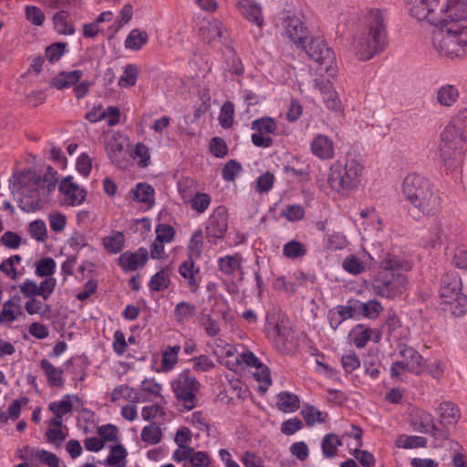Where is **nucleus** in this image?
Here are the masks:
<instances>
[{
  "mask_svg": "<svg viewBox=\"0 0 467 467\" xmlns=\"http://www.w3.org/2000/svg\"><path fill=\"white\" fill-rule=\"evenodd\" d=\"M211 203V197L206 193H196L191 199L192 208L197 211L198 213H203Z\"/></svg>",
  "mask_w": 467,
  "mask_h": 467,
  "instance_id": "052dcab7",
  "label": "nucleus"
},
{
  "mask_svg": "<svg viewBox=\"0 0 467 467\" xmlns=\"http://www.w3.org/2000/svg\"><path fill=\"white\" fill-rule=\"evenodd\" d=\"M181 349L180 346L169 347L161 357V366L165 370L171 369L177 363V355Z\"/></svg>",
  "mask_w": 467,
  "mask_h": 467,
  "instance_id": "09e8293b",
  "label": "nucleus"
},
{
  "mask_svg": "<svg viewBox=\"0 0 467 467\" xmlns=\"http://www.w3.org/2000/svg\"><path fill=\"white\" fill-rule=\"evenodd\" d=\"M276 406L283 412H294L300 407L299 398L287 391L280 392L277 395Z\"/></svg>",
  "mask_w": 467,
  "mask_h": 467,
  "instance_id": "b1692460",
  "label": "nucleus"
},
{
  "mask_svg": "<svg viewBox=\"0 0 467 467\" xmlns=\"http://www.w3.org/2000/svg\"><path fill=\"white\" fill-rule=\"evenodd\" d=\"M312 153L321 160H329L334 156L332 140L325 135H317L311 143Z\"/></svg>",
  "mask_w": 467,
  "mask_h": 467,
  "instance_id": "dca6fc26",
  "label": "nucleus"
},
{
  "mask_svg": "<svg viewBox=\"0 0 467 467\" xmlns=\"http://www.w3.org/2000/svg\"><path fill=\"white\" fill-rule=\"evenodd\" d=\"M358 317H363L375 320L383 312V306L377 299H370L367 302H361L355 299Z\"/></svg>",
  "mask_w": 467,
  "mask_h": 467,
  "instance_id": "f3484780",
  "label": "nucleus"
},
{
  "mask_svg": "<svg viewBox=\"0 0 467 467\" xmlns=\"http://www.w3.org/2000/svg\"><path fill=\"white\" fill-rule=\"evenodd\" d=\"M307 253L306 245L301 244L299 241L292 240L286 243L283 247V254L286 258L296 259L302 258Z\"/></svg>",
  "mask_w": 467,
  "mask_h": 467,
  "instance_id": "2f4dec72",
  "label": "nucleus"
},
{
  "mask_svg": "<svg viewBox=\"0 0 467 467\" xmlns=\"http://www.w3.org/2000/svg\"><path fill=\"white\" fill-rule=\"evenodd\" d=\"M40 367L44 370L47 382L53 387H62L64 384L63 370L56 368L47 359L43 358L40 361Z\"/></svg>",
  "mask_w": 467,
  "mask_h": 467,
  "instance_id": "5701e85b",
  "label": "nucleus"
},
{
  "mask_svg": "<svg viewBox=\"0 0 467 467\" xmlns=\"http://www.w3.org/2000/svg\"><path fill=\"white\" fill-rule=\"evenodd\" d=\"M333 309L337 313L343 321L358 317L355 299L348 300V305L346 306L338 305L333 307Z\"/></svg>",
  "mask_w": 467,
  "mask_h": 467,
  "instance_id": "8fccbe9b",
  "label": "nucleus"
},
{
  "mask_svg": "<svg viewBox=\"0 0 467 467\" xmlns=\"http://www.w3.org/2000/svg\"><path fill=\"white\" fill-rule=\"evenodd\" d=\"M66 47L67 44L63 42L54 43L46 48V57L51 63H54L62 57Z\"/></svg>",
  "mask_w": 467,
  "mask_h": 467,
  "instance_id": "13d9d810",
  "label": "nucleus"
},
{
  "mask_svg": "<svg viewBox=\"0 0 467 467\" xmlns=\"http://www.w3.org/2000/svg\"><path fill=\"white\" fill-rule=\"evenodd\" d=\"M342 266L345 271L353 275H358L365 271L364 264L358 257L353 255L345 258Z\"/></svg>",
  "mask_w": 467,
  "mask_h": 467,
  "instance_id": "3c124183",
  "label": "nucleus"
},
{
  "mask_svg": "<svg viewBox=\"0 0 467 467\" xmlns=\"http://www.w3.org/2000/svg\"><path fill=\"white\" fill-rule=\"evenodd\" d=\"M234 113V104L230 101L223 103L219 116V121L223 128H230L232 126Z\"/></svg>",
  "mask_w": 467,
  "mask_h": 467,
  "instance_id": "603ef678",
  "label": "nucleus"
},
{
  "mask_svg": "<svg viewBox=\"0 0 467 467\" xmlns=\"http://www.w3.org/2000/svg\"><path fill=\"white\" fill-rule=\"evenodd\" d=\"M400 355L410 364L412 369H416L419 373L420 372L423 358L417 350L407 345H402L400 347Z\"/></svg>",
  "mask_w": 467,
  "mask_h": 467,
  "instance_id": "393cba45",
  "label": "nucleus"
},
{
  "mask_svg": "<svg viewBox=\"0 0 467 467\" xmlns=\"http://www.w3.org/2000/svg\"><path fill=\"white\" fill-rule=\"evenodd\" d=\"M141 440L149 444H157L161 439V431L155 423L145 426L140 434Z\"/></svg>",
  "mask_w": 467,
  "mask_h": 467,
  "instance_id": "f704fd0d",
  "label": "nucleus"
},
{
  "mask_svg": "<svg viewBox=\"0 0 467 467\" xmlns=\"http://www.w3.org/2000/svg\"><path fill=\"white\" fill-rule=\"evenodd\" d=\"M462 289V280L456 272H448L441 276L440 297L442 304L450 306L454 317H462L467 312V296Z\"/></svg>",
  "mask_w": 467,
  "mask_h": 467,
  "instance_id": "0eeeda50",
  "label": "nucleus"
},
{
  "mask_svg": "<svg viewBox=\"0 0 467 467\" xmlns=\"http://www.w3.org/2000/svg\"><path fill=\"white\" fill-rule=\"evenodd\" d=\"M199 272V268H194V262L192 258L184 261L179 267L180 275L186 280L189 285L194 287L198 286L196 275H198Z\"/></svg>",
  "mask_w": 467,
  "mask_h": 467,
  "instance_id": "c756f323",
  "label": "nucleus"
},
{
  "mask_svg": "<svg viewBox=\"0 0 467 467\" xmlns=\"http://www.w3.org/2000/svg\"><path fill=\"white\" fill-rule=\"evenodd\" d=\"M301 414L308 426H313L317 422L325 421L327 414L322 413L314 406L307 405L302 410Z\"/></svg>",
  "mask_w": 467,
  "mask_h": 467,
  "instance_id": "c9c22d12",
  "label": "nucleus"
},
{
  "mask_svg": "<svg viewBox=\"0 0 467 467\" xmlns=\"http://www.w3.org/2000/svg\"><path fill=\"white\" fill-rule=\"evenodd\" d=\"M56 268V262L51 257H46L39 260L36 265V275L40 277L51 276Z\"/></svg>",
  "mask_w": 467,
  "mask_h": 467,
  "instance_id": "79ce46f5",
  "label": "nucleus"
},
{
  "mask_svg": "<svg viewBox=\"0 0 467 467\" xmlns=\"http://www.w3.org/2000/svg\"><path fill=\"white\" fill-rule=\"evenodd\" d=\"M201 36L207 43L223 37V24L217 19L205 21L200 28Z\"/></svg>",
  "mask_w": 467,
  "mask_h": 467,
  "instance_id": "412c9836",
  "label": "nucleus"
},
{
  "mask_svg": "<svg viewBox=\"0 0 467 467\" xmlns=\"http://www.w3.org/2000/svg\"><path fill=\"white\" fill-rule=\"evenodd\" d=\"M282 215L290 222L299 221L304 217L305 211L300 205L294 204L284 209L282 211Z\"/></svg>",
  "mask_w": 467,
  "mask_h": 467,
  "instance_id": "338daca9",
  "label": "nucleus"
},
{
  "mask_svg": "<svg viewBox=\"0 0 467 467\" xmlns=\"http://www.w3.org/2000/svg\"><path fill=\"white\" fill-rule=\"evenodd\" d=\"M123 144L119 142L117 140H110L107 145V152L110 160L117 166H120V162L119 161V156L123 151Z\"/></svg>",
  "mask_w": 467,
  "mask_h": 467,
  "instance_id": "e2e57ef3",
  "label": "nucleus"
},
{
  "mask_svg": "<svg viewBox=\"0 0 467 467\" xmlns=\"http://www.w3.org/2000/svg\"><path fill=\"white\" fill-rule=\"evenodd\" d=\"M190 467H208L211 464V458L206 451H195L191 453Z\"/></svg>",
  "mask_w": 467,
  "mask_h": 467,
  "instance_id": "bf43d9fd",
  "label": "nucleus"
},
{
  "mask_svg": "<svg viewBox=\"0 0 467 467\" xmlns=\"http://www.w3.org/2000/svg\"><path fill=\"white\" fill-rule=\"evenodd\" d=\"M228 228V213L224 206L217 207L209 217L205 228L206 238L210 244H216L222 240Z\"/></svg>",
  "mask_w": 467,
  "mask_h": 467,
  "instance_id": "9b49d317",
  "label": "nucleus"
},
{
  "mask_svg": "<svg viewBox=\"0 0 467 467\" xmlns=\"http://www.w3.org/2000/svg\"><path fill=\"white\" fill-rule=\"evenodd\" d=\"M351 340L358 348H364L369 340L378 343L381 338V333L378 329H372L363 324H358L351 331Z\"/></svg>",
  "mask_w": 467,
  "mask_h": 467,
  "instance_id": "4468645a",
  "label": "nucleus"
},
{
  "mask_svg": "<svg viewBox=\"0 0 467 467\" xmlns=\"http://www.w3.org/2000/svg\"><path fill=\"white\" fill-rule=\"evenodd\" d=\"M239 9L244 18L248 21L261 26L263 24L262 10L259 5L252 0H242L239 2Z\"/></svg>",
  "mask_w": 467,
  "mask_h": 467,
  "instance_id": "aec40b11",
  "label": "nucleus"
},
{
  "mask_svg": "<svg viewBox=\"0 0 467 467\" xmlns=\"http://www.w3.org/2000/svg\"><path fill=\"white\" fill-rule=\"evenodd\" d=\"M57 171H55L51 166H47L43 177L36 175L35 173L32 174L30 171L27 173L14 175V186L20 190L26 186L27 180L32 179L36 186L35 189L36 193L38 192V188H46L48 192H51L55 190L57 182Z\"/></svg>",
  "mask_w": 467,
  "mask_h": 467,
  "instance_id": "9d476101",
  "label": "nucleus"
},
{
  "mask_svg": "<svg viewBox=\"0 0 467 467\" xmlns=\"http://www.w3.org/2000/svg\"><path fill=\"white\" fill-rule=\"evenodd\" d=\"M200 382L192 376L190 370H183L171 382L172 391L187 410L195 408L197 404L196 393L200 389Z\"/></svg>",
  "mask_w": 467,
  "mask_h": 467,
  "instance_id": "6e6552de",
  "label": "nucleus"
},
{
  "mask_svg": "<svg viewBox=\"0 0 467 467\" xmlns=\"http://www.w3.org/2000/svg\"><path fill=\"white\" fill-rule=\"evenodd\" d=\"M105 249L111 254H118L124 245V235L121 232H115L112 235L103 239Z\"/></svg>",
  "mask_w": 467,
  "mask_h": 467,
  "instance_id": "72a5a7b5",
  "label": "nucleus"
},
{
  "mask_svg": "<svg viewBox=\"0 0 467 467\" xmlns=\"http://www.w3.org/2000/svg\"><path fill=\"white\" fill-rule=\"evenodd\" d=\"M410 15L436 27L431 44L439 56L467 55V0H406Z\"/></svg>",
  "mask_w": 467,
  "mask_h": 467,
  "instance_id": "f257e3e1",
  "label": "nucleus"
},
{
  "mask_svg": "<svg viewBox=\"0 0 467 467\" xmlns=\"http://www.w3.org/2000/svg\"><path fill=\"white\" fill-rule=\"evenodd\" d=\"M414 424L419 426L417 428L419 431L424 433H430L431 429H435L432 415L425 410H417Z\"/></svg>",
  "mask_w": 467,
  "mask_h": 467,
  "instance_id": "7c9ffc66",
  "label": "nucleus"
},
{
  "mask_svg": "<svg viewBox=\"0 0 467 467\" xmlns=\"http://www.w3.org/2000/svg\"><path fill=\"white\" fill-rule=\"evenodd\" d=\"M460 93L458 88L450 84L439 88L436 93L437 102L443 107H451L459 99Z\"/></svg>",
  "mask_w": 467,
  "mask_h": 467,
  "instance_id": "4be33fe9",
  "label": "nucleus"
},
{
  "mask_svg": "<svg viewBox=\"0 0 467 467\" xmlns=\"http://www.w3.org/2000/svg\"><path fill=\"white\" fill-rule=\"evenodd\" d=\"M126 456V449L122 445H116L111 449V451L107 458V462L110 466L123 467Z\"/></svg>",
  "mask_w": 467,
  "mask_h": 467,
  "instance_id": "c03bdc74",
  "label": "nucleus"
},
{
  "mask_svg": "<svg viewBox=\"0 0 467 467\" xmlns=\"http://www.w3.org/2000/svg\"><path fill=\"white\" fill-rule=\"evenodd\" d=\"M195 314V306L187 302H181L177 304L174 309V315L178 322H184L189 320L190 318L193 317Z\"/></svg>",
  "mask_w": 467,
  "mask_h": 467,
  "instance_id": "58836bf2",
  "label": "nucleus"
},
{
  "mask_svg": "<svg viewBox=\"0 0 467 467\" xmlns=\"http://www.w3.org/2000/svg\"><path fill=\"white\" fill-rule=\"evenodd\" d=\"M397 446L400 448L412 449L419 447H425L427 440L420 436H405L401 435L397 439Z\"/></svg>",
  "mask_w": 467,
  "mask_h": 467,
  "instance_id": "ea45409f",
  "label": "nucleus"
},
{
  "mask_svg": "<svg viewBox=\"0 0 467 467\" xmlns=\"http://www.w3.org/2000/svg\"><path fill=\"white\" fill-rule=\"evenodd\" d=\"M121 398L132 401L139 400L134 389L127 385H120L111 392V401H117Z\"/></svg>",
  "mask_w": 467,
  "mask_h": 467,
  "instance_id": "49530a36",
  "label": "nucleus"
},
{
  "mask_svg": "<svg viewBox=\"0 0 467 467\" xmlns=\"http://www.w3.org/2000/svg\"><path fill=\"white\" fill-rule=\"evenodd\" d=\"M251 129L262 134H271L276 130V123L272 118H261L252 122Z\"/></svg>",
  "mask_w": 467,
  "mask_h": 467,
  "instance_id": "a19ab883",
  "label": "nucleus"
},
{
  "mask_svg": "<svg viewBox=\"0 0 467 467\" xmlns=\"http://www.w3.org/2000/svg\"><path fill=\"white\" fill-rule=\"evenodd\" d=\"M275 176L270 171H266L258 177L256 181V191L259 192H269L274 184Z\"/></svg>",
  "mask_w": 467,
  "mask_h": 467,
  "instance_id": "0e129e2a",
  "label": "nucleus"
},
{
  "mask_svg": "<svg viewBox=\"0 0 467 467\" xmlns=\"http://www.w3.org/2000/svg\"><path fill=\"white\" fill-rule=\"evenodd\" d=\"M42 307L43 305L41 301L35 297H30V300L25 305V309L29 315L41 314L44 316L51 311L49 305H45L44 309H42Z\"/></svg>",
  "mask_w": 467,
  "mask_h": 467,
  "instance_id": "864d4df0",
  "label": "nucleus"
},
{
  "mask_svg": "<svg viewBox=\"0 0 467 467\" xmlns=\"http://www.w3.org/2000/svg\"><path fill=\"white\" fill-rule=\"evenodd\" d=\"M467 141V108L461 109L441 134L440 157L451 168L461 161L463 143Z\"/></svg>",
  "mask_w": 467,
  "mask_h": 467,
  "instance_id": "39448f33",
  "label": "nucleus"
},
{
  "mask_svg": "<svg viewBox=\"0 0 467 467\" xmlns=\"http://www.w3.org/2000/svg\"><path fill=\"white\" fill-rule=\"evenodd\" d=\"M342 445L341 440L334 433L326 434L322 440V452L327 458H333L337 453V448Z\"/></svg>",
  "mask_w": 467,
  "mask_h": 467,
  "instance_id": "c85d7f7f",
  "label": "nucleus"
},
{
  "mask_svg": "<svg viewBox=\"0 0 467 467\" xmlns=\"http://www.w3.org/2000/svg\"><path fill=\"white\" fill-rule=\"evenodd\" d=\"M411 269L409 261L387 254L380 262V269L372 279L373 292L385 298H396L409 287L406 273Z\"/></svg>",
  "mask_w": 467,
  "mask_h": 467,
  "instance_id": "7ed1b4c3",
  "label": "nucleus"
},
{
  "mask_svg": "<svg viewBox=\"0 0 467 467\" xmlns=\"http://www.w3.org/2000/svg\"><path fill=\"white\" fill-rule=\"evenodd\" d=\"M363 166L355 158L334 162L329 170L328 184L338 193H346L358 188L361 181Z\"/></svg>",
  "mask_w": 467,
  "mask_h": 467,
  "instance_id": "423d86ee",
  "label": "nucleus"
},
{
  "mask_svg": "<svg viewBox=\"0 0 467 467\" xmlns=\"http://www.w3.org/2000/svg\"><path fill=\"white\" fill-rule=\"evenodd\" d=\"M149 36L147 32L140 29H133L125 40V47L131 50H140L147 42Z\"/></svg>",
  "mask_w": 467,
  "mask_h": 467,
  "instance_id": "bb28decb",
  "label": "nucleus"
},
{
  "mask_svg": "<svg viewBox=\"0 0 467 467\" xmlns=\"http://www.w3.org/2000/svg\"><path fill=\"white\" fill-rule=\"evenodd\" d=\"M29 234L38 242L46 241L47 237V226L42 220H35L29 223Z\"/></svg>",
  "mask_w": 467,
  "mask_h": 467,
  "instance_id": "de8ad7c7",
  "label": "nucleus"
},
{
  "mask_svg": "<svg viewBox=\"0 0 467 467\" xmlns=\"http://www.w3.org/2000/svg\"><path fill=\"white\" fill-rule=\"evenodd\" d=\"M58 190L65 195V204L68 206L81 204L87 196V192L73 182L71 176H67L61 180Z\"/></svg>",
  "mask_w": 467,
  "mask_h": 467,
  "instance_id": "f8f14e48",
  "label": "nucleus"
},
{
  "mask_svg": "<svg viewBox=\"0 0 467 467\" xmlns=\"http://www.w3.org/2000/svg\"><path fill=\"white\" fill-rule=\"evenodd\" d=\"M36 455L42 463L49 467H59V460L56 454L46 450H40L36 451Z\"/></svg>",
  "mask_w": 467,
  "mask_h": 467,
  "instance_id": "774afa93",
  "label": "nucleus"
},
{
  "mask_svg": "<svg viewBox=\"0 0 467 467\" xmlns=\"http://www.w3.org/2000/svg\"><path fill=\"white\" fill-rule=\"evenodd\" d=\"M68 13L61 10L54 15V27L55 30L60 35H72L75 28L71 23L67 21Z\"/></svg>",
  "mask_w": 467,
  "mask_h": 467,
  "instance_id": "a878e982",
  "label": "nucleus"
},
{
  "mask_svg": "<svg viewBox=\"0 0 467 467\" xmlns=\"http://www.w3.org/2000/svg\"><path fill=\"white\" fill-rule=\"evenodd\" d=\"M156 241L160 243H170L175 234V230L169 224H159L156 227Z\"/></svg>",
  "mask_w": 467,
  "mask_h": 467,
  "instance_id": "680f3d73",
  "label": "nucleus"
},
{
  "mask_svg": "<svg viewBox=\"0 0 467 467\" xmlns=\"http://www.w3.org/2000/svg\"><path fill=\"white\" fill-rule=\"evenodd\" d=\"M242 166L234 160L227 161L222 171V175L224 181L232 182L235 176L241 171Z\"/></svg>",
  "mask_w": 467,
  "mask_h": 467,
  "instance_id": "6e6d98bb",
  "label": "nucleus"
},
{
  "mask_svg": "<svg viewBox=\"0 0 467 467\" xmlns=\"http://www.w3.org/2000/svg\"><path fill=\"white\" fill-rule=\"evenodd\" d=\"M203 245V233L202 230H197L191 237L188 249L190 252L189 258H199L202 252Z\"/></svg>",
  "mask_w": 467,
  "mask_h": 467,
  "instance_id": "4c0bfd02",
  "label": "nucleus"
},
{
  "mask_svg": "<svg viewBox=\"0 0 467 467\" xmlns=\"http://www.w3.org/2000/svg\"><path fill=\"white\" fill-rule=\"evenodd\" d=\"M133 200L151 205L154 202V189L146 183H138L131 191Z\"/></svg>",
  "mask_w": 467,
  "mask_h": 467,
  "instance_id": "cd10ccee",
  "label": "nucleus"
},
{
  "mask_svg": "<svg viewBox=\"0 0 467 467\" xmlns=\"http://www.w3.org/2000/svg\"><path fill=\"white\" fill-rule=\"evenodd\" d=\"M148 260V251L146 248H140L135 253L125 252L119 258V265L128 271H135L142 267Z\"/></svg>",
  "mask_w": 467,
  "mask_h": 467,
  "instance_id": "2eb2a0df",
  "label": "nucleus"
},
{
  "mask_svg": "<svg viewBox=\"0 0 467 467\" xmlns=\"http://www.w3.org/2000/svg\"><path fill=\"white\" fill-rule=\"evenodd\" d=\"M150 288L152 291H162L170 285V277L165 270H161L153 275L150 280Z\"/></svg>",
  "mask_w": 467,
  "mask_h": 467,
  "instance_id": "37998d69",
  "label": "nucleus"
},
{
  "mask_svg": "<svg viewBox=\"0 0 467 467\" xmlns=\"http://www.w3.org/2000/svg\"><path fill=\"white\" fill-rule=\"evenodd\" d=\"M70 398V395H65L60 401L51 402L48 405V410L58 418H63L64 415L70 412L73 409Z\"/></svg>",
  "mask_w": 467,
  "mask_h": 467,
  "instance_id": "e433bc0d",
  "label": "nucleus"
},
{
  "mask_svg": "<svg viewBox=\"0 0 467 467\" xmlns=\"http://www.w3.org/2000/svg\"><path fill=\"white\" fill-rule=\"evenodd\" d=\"M241 266V257L239 254L228 255L218 260V267L225 275H232Z\"/></svg>",
  "mask_w": 467,
  "mask_h": 467,
  "instance_id": "473e14b6",
  "label": "nucleus"
},
{
  "mask_svg": "<svg viewBox=\"0 0 467 467\" xmlns=\"http://www.w3.org/2000/svg\"><path fill=\"white\" fill-rule=\"evenodd\" d=\"M82 75V71L78 69L69 72L62 71L55 78H53L49 84L51 87H54L57 89L68 88L71 86L77 84L81 78Z\"/></svg>",
  "mask_w": 467,
  "mask_h": 467,
  "instance_id": "6ab92c4d",
  "label": "nucleus"
},
{
  "mask_svg": "<svg viewBox=\"0 0 467 467\" xmlns=\"http://www.w3.org/2000/svg\"><path fill=\"white\" fill-rule=\"evenodd\" d=\"M283 27L287 36L298 47L304 44L308 38L306 26L300 18L295 16H288L283 21Z\"/></svg>",
  "mask_w": 467,
  "mask_h": 467,
  "instance_id": "ddd939ff",
  "label": "nucleus"
},
{
  "mask_svg": "<svg viewBox=\"0 0 467 467\" xmlns=\"http://www.w3.org/2000/svg\"><path fill=\"white\" fill-rule=\"evenodd\" d=\"M26 17L35 26H42L45 21V15L41 9L35 5H26L25 8Z\"/></svg>",
  "mask_w": 467,
  "mask_h": 467,
  "instance_id": "4d7b16f0",
  "label": "nucleus"
},
{
  "mask_svg": "<svg viewBox=\"0 0 467 467\" xmlns=\"http://www.w3.org/2000/svg\"><path fill=\"white\" fill-rule=\"evenodd\" d=\"M440 423L447 425H455L460 418L461 412L455 404L450 401H443L438 407Z\"/></svg>",
  "mask_w": 467,
  "mask_h": 467,
  "instance_id": "a211bd4d",
  "label": "nucleus"
},
{
  "mask_svg": "<svg viewBox=\"0 0 467 467\" xmlns=\"http://www.w3.org/2000/svg\"><path fill=\"white\" fill-rule=\"evenodd\" d=\"M402 192L405 199L425 216H435L441 211L440 192L420 174L412 173L405 177Z\"/></svg>",
  "mask_w": 467,
  "mask_h": 467,
  "instance_id": "20e7f679",
  "label": "nucleus"
},
{
  "mask_svg": "<svg viewBox=\"0 0 467 467\" xmlns=\"http://www.w3.org/2000/svg\"><path fill=\"white\" fill-rule=\"evenodd\" d=\"M387 44L386 11L371 8L364 15L354 43L356 56L359 60H369L382 52Z\"/></svg>",
  "mask_w": 467,
  "mask_h": 467,
  "instance_id": "f03ea898",
  "label": "nucleus"
},
{
  "mask_svg": "<svg viewBox=\"0 0 467 467\" xmlns=\"http://www.w3.org/2000/svg\"><path fill=\"white\" fill-rule=\"evenodd\" d=\"M209 149L217 158H223L228 153L227 144L224 140L220 137H214L211 140Z\"/></svg>",
  "mask_w": 467,
  "mask_h": 467,
  "instance_id": "5fc2aeb1",
  "label": "nucleus"
},
{
  "mask_svg": "<svg viewBox=\"0 0 467 467\" xmlns=\"http://www.w3.org/2000/svg\"><path fill=\"white\" fill-rule=\"evenodd\" d=\"M138 78V68L135 65L129 64L125 67L121 75L119 85L125 88L133 87Z\"/></svg>",
  "mask_w": 467,
  "mask_h": 467,
  "instance_id": "a18cd8bd",
  "label": "nucleus"
},
{
  "mask_svg": "<svg viewBox=\"0 0 467 467\" xmlns=\"http://www.w3.org/2000/svg\"><path fill=\"white\" fill-rule=\"evenodd\" d=\"M57 281L54 277H47L40 283L38 287V296H42L44 300H47L54 292Z\"/></svg>",
  "mask_w": 467,
  "mask_h": 467,
  "instance_id": "69168bd1",
  "label": "nucleus"
},
{
  "mask_svg": "<svg viewBox=\"0 0 467 467\" xmlns=\"http://www.w3.org/2000/svg\"><path fill=\"white\" fill-rule=\"evenodd\" d=\"M305 50L306 55L318 63L325 65V72L328 78H335L337 75V66L335 62V53L330 49L327 42L320 38H307V40L299 47Z\"/></svg>",
  "mask_w": 467,
  "mask_h": 467,
  "instance_id": "1a4fd4ad",
  "label": "nucleus"
}]
</instances>
